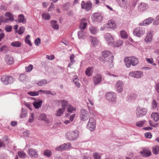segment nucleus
Masks as SVG:
<instances>
[{"mask_svg": "<svg viewBox=\"0 0 159 159\" xmlns=\"http://www.w3.org/2000/svg\"><path fill=\"white\" fill-rule=\"evenodd\" d=\"M124 61L127 68L130 67L131 65L133 66H135L139 62L138 59L134 56L125 57Z\"/></svg>", "mask_w": 159, "mask_h": 159, "instance_id": "1", "label": "nucleus"}, {"mask_svg": "<svg viewBox=\"0 0 159 159\" xmlns=\"http://www.w3.org/2000/svg\"><path fill=\"white\" fill-rule=\"evenodd\" d=\"M79 134V131L77 130H75L67 132L65 135V137L69 141H74L78 138Z\"/></svg>", "mask_w": 159, "mask_h": 159, "instance_id": "2", "label": "nucleus"}, {"mask_svg": "<svg viewBox=\"0 0 159 159\" xmlns=\"http://www.w3.org/2000/svg\"><path fill=\"white\" fill-rule=\"evenodd\" d=\"M145 33V29L143 27H137L134 29L133 31V35L138 37L142 36Z\"/></svg>", "mask_w": 159, "mask_h": 159, "instance_id": "3", "label": "nucleus"}, {"mask_svg": "<svg viewBox=\"0 0 159 159\" xmlns=\"http://www.w3.org/2000/svg\"><path fill=\"white\" fill-rule=\"evenodd\" d=\"M107 99L112 104L115 103L116 102V94L113 92H110L106 94Z\"/></svg>", "mask_w": 159, "mask_h": 159, "instance_id": "4", "label": "nucleus"}, {"mask_svg": "<svg viewBox=\"0 0 159 159\" xmlns=\"http://www.w3.org/2000/svg\"><path fill=\"white\" fill-rule=\"evenodd\" d=\"M1 80L4 84L7 85L12 83L15 81V79L11 76L3 75L1 77Z\"/></svg>", "mask_w": 159, "mask_h": 159, "instance_id": "5", "label": "nucleus"}, {"mask_svg": "<svg viewBox=\"0 0 159 159\" xmlns=\"http://www.w3.org/2000/svg\"><path fill=\"white\" fill-rule=\"evenodd\" d=\"M89 115L88 112L84 109H82L80 111V120L82 121H85L89 117Z\"/></svg>", "mask_w": 159, "mask_h": 159, "instance_id": "6", "label": "nucleus"}, {"mask_svg": "<svg viewBox=\"0 0 159 159\" xmlns=\"http://www.w3.org/2000/svg\"><path fill=\"white\" fill-rule=\"evenodd\" d=\"M147 110L146 109L138 107H137L136 111V117L139 118L142 117L146 115Z\"/></svg>", "mask_w": 159, "mask_h": 159, "instance_id": "7", "label": "nucleus"}, {"mask_svg": "<svg viewBox=\"0 0 159 159\" xmlns=\"http://www.w3.org/2000/svg\"><path fill=\"white\" fill-rule=\"evenodd\" d=\"M96 123V120L93 117H90L88 123L87 128L90 131L93 130L95 128Z\"/></svg>", "mask_w": 159, "mask_h": 159, "instance_id": "8", "label": "nucleus"}, {"mask_svg": "<svg viewBox=\"0 0 159 159\" xmlns=\"http://www.w3.org/2000/svg\"><path fill=\"white\" fill-rule=\"evenodd\" d=\"M129 75L131 77L139 78L143 76V73L141 71H134L129 72Z\"/></svg>", "mask_w": 159, "mask_h": 159, "instance_id": "9", "label": "nucleus"}, {"mask_svg": "<svg viewBox=\"0 0 159 159\" xmlns=\"http://www.w3.org/2000/svg\"><path fill=\"white\" fill-rule=\"evenodd\" d=\"M153 31L150 30L146 33V36L144 39V41L147 43H150L153 37Z\"/></svg>", "mask_w": 159, "mask_h": 159, "instance_id": "10", "label": "nucleus"}, {"mask_svg": "<svg viewBox=\"0 0 159 159\" xmlns=\"http://www.w3.org/2000/svg\"><path fill=\"white\" fill-rule=\"evenodd\" d=\"M154 21V18L149 17L145 19L143 22L139 23L138 25L139 26H146L149 25Z\"/></svg>", "mask_w": 159, "mask_h": 159, "instance_id": "11", "label": "nucleus"}, {"mask_svg": "<svg viewBox=\"0 0 159 159\" xmlns=\"http://www.w3.org/2000/svg\"><path fill=\"white\" fill-rule=\"evenodd\" d=\"M124 84L122 81L121 80L117 81L115 84V88L117 92L119 93H121L123 91Z\"/></svg>", "mask_w": 159, "mask_h": 159, "instance_id": "12", "label": "nucleus"}, {"mask_svg": "<svg viewBox=\"0 0 159 159\" xmlns=\"http://www.w3.org/2000/svg\"><path fill=\"white\" fill-rule=\"evenodd\" d=\"M71 147V144L69 143H65L61 145L57 146L55 148L56 151H62L70 148Z\"/></svg>", "mask_w": 159, "mask_h": 159, "instance_id": "13", "label": "nucleus"}, {"mask_svg": "<svg viewBox=\"0 0 159 159\" xmlns=\"http://www.w3.org/2000/svg\"><path fill=\"white\" fill-rule=\"evenodd\" d=\"M149 7L148 4L144 2L139 3L138 6V9L140 12L146 11L148 9Z\"/></svg>", "mask_w": 159, "mask_h": 159, "instance_id": "14", "label": "nucleus"}, {"mask_svg": "<svg viewBox=\"0 0 159 159\" xmlns=\"http://www.w3.org/2000/svg\"><path fill=\"white\" fill-rule=\"evenodd\" d=\"M104 38L108 44L112 46L114 42V39L113 37L110 34L107 33L105 35Z\"/></svg>", "mask_w": 159, "mask_h": 159, "instance_id": "15", "label": "nucleus"}, {"mask_svg": "<svg viewBox=\"0 0 159 159\" xmlns=\"http://www.w3.org/2000/svg\"><path fill=\"white\" fill-rule=\"evenodd\" d=\"M103 17L100 13H95L93 15L92 20L94 22H100L103 19Z\"/></svg>", "mask_w": 159, "mask_h": 159, "instance_id": "16", "label": "nucleus"}, {"mask_svg": "<svg viewBox=\"0 0 159 159\" xmlns=\"http://www.w3.org/2000/svg\"><path fill=\"white\" fill-rule=\"evenodd\" d=\"M102 77L100 74H97L93 77V80L94 85L99 84L102 81Z\"/></svg>", "mask_w": 159, "mask_h": 159, "instance_id": "17", "label": "nucleus"}, {"mask_svg": "<svg viewBox=\"0 0 159 159\" xmlns=\"http://www.w3.org/2000/svg\"><path fill=\"white\" fill-rule=\"evenodd\" d=\"M28 154L31 157L37 158L38 154L37 151L32 148H29L28 150Z\"/></svg>", "mask_w": 159, "mask_h": 159, "instance_id": "18", "label": "nucleus"}, {"mask_svg": "<svg viewBox=\"0 0 159 159\" xmlns=\"http://www.w3.org/2000/svg\"><path fill=\"white\" fill-rule=\"evenodd\" d=\"M92 6V4L89 1L87 2L85 4L84 2L83 1L81 3V8L85 9L87 11L90 10Z\"/></svg>", "mask_w": 159, "mask_h": 159, "instance_id": "19", "label": "nucleus"}, {"mask_svg": "<svg viewBox=\"0 0 159 159\" xmlns=\"http://www.w3.org/2000/svg\"><path fill=\"white\" fill-rule=\"evenodd\" d=\"M5 62L8 65L13 64L14 62V60L13 57L10 55L7 54L5 56Z\"/></svg>", "mask_w": 159, "mask_h": 159, "instance_id": "20", "label": "nucleus"}, {"mask_svg": "<svg viewBox=\"0 0 159 159\" xmlns=\"http://www.w3.org/2000/svg\"><path fill=\"white\" fill-rule=\"evenodd\" d=\"M57 102L58 104L61 105V108L65 110L70 104L68 101L64 99L58 100Z\"/></svg>", "mask_w": 159, "mask_h": 159, "instance_id": "21", "label": "nucleus"}, {"mask_svg": "<svg viewBox=\"0 0 159 159\" xmlns=\"http://www.w3.org/2000/svg\"><path fill=\"white\" fill-rule=\"evenodd\" d=\"M39 120L45 121L49 125H51V122L47 117L45 113H42L39 114Z\"/></svg>", "mask_w": 159, "mask_h": 159, "instance_id": "22", "label": "nucleus"}, {"mask_svg": "<svg viewBox=\"0 0 159 159\" xmlns=\"http://www.w3.org/2000/svg\"><path fill=\"white\" fill-rule=\"evenodd\" d=\"M9 142V139L8 137L5 136L2 140L0 139V148L3 147H5L6 145L8 144Z\"/></svg>", "mask_w": 159, "mask_h": 159, "instance_id": "23", "label": "nucleus"}, {"mask_svg": "<svg viewBox=\"0 0 159 159\" xmlns=\"http://www.w3.org/2000/svg\"><path fill=\"white\" fill-rule=\"evenodd\" d=\"M104 27L107 28L115 29L116 27V24L114 20H110L108 21L107 24L104 25Z\"/></svg>", "mask_w": 159, "mask_h": 159, "instance_id": "24", "label": "nucleus"}, {"mask_svg": "<svg viewBox=\"0 0 159 159\" xmlns=\"http://www.w3.org/2000/svg\"><path fill=\"white\" fill-rule=\"evenodd\" d=\"M119 5L121 8L126 9L127 7V2L125 0H116Z\"/></svg>", "mask_w": 159, "mask_h": 159, "instance_id": "25", "label": "nucleus"}, {"mask_svg": "<svg viewBox=\"0 0 159 159\" xmlns=\"http://www.w3.org/2000/svg\"><path fill=\"white\" fill-rule=\"evenodd\" d=\"M87 20L86 19H83L81 20L79 25V28L80 29V31L83 30L86 28L87 24Z\"/></svg>", "mask_w": 159, "mask_h": 159, "instance_id": "26", "label": "nucleus"}, {"mask_svg": "<svg viewBox=\"0 0 159 159\" xmlns=\"http://www.w3.org/2000/svg\"><path fill=\"white\" fill-rule=\"evenodd\" d=\"M43 103V101L40 99L35 100L33 103V105L36 109H39Z\"/></svg>", "mask_w": 159, "mask_h": 159, "instance_id": "27", "label": "nucleus"}, {"mask_svg": "<svg viewBox=\"0 0 159 159\" xmlns=\"http://www.w3.org/2000/svg\"><path fill=\"white\" fill-rule=\"evenodd\" d=\"M89 39L92 45L93 46H96L99 43V41L95 37L90 36Z\"/></svg>", "mask_w": 159, "mask_h": 159, "instance_id": "28", "label": "nucleus"}, {"mask_svg": "<svg viewBox=\"0 0 159 159\" xmlns=\"http://www.w3.org/2000/svg\"><path fill=\"white\" fill-rule=\"evenodd\" d=\"M49 82L45 79L40 80L37 83V84L39 86H44L46 84H48Z\"/></svg>", "mask_w": 159, "mask_h": 159, "instance_id": "29", "label": "nucleus"}, {"mask_svg": "<svg viewBox=\"0 0 159 159\" xmlns=\"http://www.w3.org/2000/svg\"><path fill=\"white\" fill-rule=\"evenodd\" d=\"M89 30L91 34L93 35H95L99 31L98 29L95 26H91L89 27Z\"/></svg>", "mask_w": 159, "mask_h": 159, "instance_id": "30", "label": "nucleus"}, {"mask_svg": "<svg viewBox=\"0 0 159 159\" xmlns=\"http://www.w3.org/2000/svg\"><path fill=\"white\" fill-rule=\"evenodd\" d=\"M18 79L21 82H25L28 80V77L25 74H22L20 75Z\"/></svg>", "mask_w": 159, "mask_h": 159, "instance_id": "31", "label": "nucleus"}, {"mask_svg": "<svg viewBox=\"0 0 159 159\" xmlns=\"http://www.w3.org/2000/svg\"><path fill=\"white\" fill-rule=\"evenodd\" d=\"M93 67L87 68L85 72L86 75L88 76H91L93 73Z\"/></svg>", "mask_w": 159, "mask_h": 159, "instance_id": "32", "label": "nucleus"}, {"mask_svg": "<svg viewBox=\"0 0 159 159\" xmlns=\"http://www.w3.org/2000/svg\"><path fill=\"white\" fill-rule=\"evenodd\" d=\"M102 55L104 58H107L108 57H109V59L110 57L111 56H113L112 55L111 53L108 50H105L102 52Z\"/></svg>", "mask_w": 159, "mask_h": 159, "instance_id": "33", "label": "nucleus"}, {"mask_svg": "<svg viewBox=\"0 0 159 159\" xmlns=\"http://www.w3.org/2000/svg\"><path fill=\"white\" fill-rule=\"evenodd\" d=\"M76 108L73 107L71 104H69L66 108L67 111L68 112L73 113L76 111Z\"/></svg>", "mask_w": 159, "mask_h": 159, "instance_id": "34", "label": "nucleus"}, {"mask_svg": "<svg viewBox=\"0 0 159 159\" xmlns=\"http://www.w3.org/2000/svg\"><path fill=\"white\" fill-rule=\"evenodd\" d=\"M141 153L143 156L144 157H149L151 155V152L147 149H143Z\"/></svg>", "mask_w": 159, "mask_h": 159, "instance_id": "35", "label": "nucleus"}, {"mask_svg": "<svg viewBox=\"0 0 159 159\" xmlns=\"http://www.w3.org/2000/svg\"><path fill=\"white\" fill-rule=\"evenodd\" d=\"M78 37L80 39H84L86 38L85 33L83 30L80 31L78 32Z\"/></svg>", "mask_w": 159, "mask_h": 159, "instance_id": "36", "label": "nucleus"}, {"mask_svg": "<svg viewBox=\"0 0 159 159\" xmlns=\"http://www.w3.org/2000/svg\"><path fill=\"white\" fill-rule=\"evenodd\" d=\"M52 27L55 30H58L59 28V26L57 21L55 20H51L50 21Z\"/></svg>", "mask_w": 159, "mask_h": 159, "instance_id": "37", "label": "nucleus"}, {"mask_svg": "<svg viewBox=\"0 0 159 159\" xmlns=\"http://www.w3.org/2000/svg\"><path fill=\"white\" fill-rule=\"evenodd\" d=\"M5 16L8 18H6L7 22V20H10L11 21H14V18L13 16L9 12H6L5 14Z\"/></svg>", "mask_w": 159, "mask_h": 159, "instance_id": "38", "label": "nucleus"}, {"mask_svg": "<svg viewBox=\"0 0 159 159\" xmlns=\"http://www.w3.org/2000/svg\"><path fill=\"white\" fill-rule=\"evenodd\" d=\"M42 16V18L45 20H49L51 18L50 15L47 12H43Z\"/></svg>", "mask_w": 159, "mask_h": 159, "instance_id": "39", "label": "nucleus"}, {"mask_svg": "<svg viewBox=\"0 0 159 159\" xmlns=\"http://www.w3.org/2000/svg\"><path fill=\"white\" fill-rule=\"evenodd\" d=\"M65 110L62 108L58 109L56 111L55 115L57 116H61L65 112Z\"/></svg>", "mask_w": 159, "mask_h": 159, "instance_id": "40", "label": "nucleus"}, {"mask_svg": "<svg viewBox=\"0 0 159 159\" xmlns=\"http://www.w3.org/2000/svg\"><path fill=\"white\" fill-rule=\"evenodd\" d=\"M18 21L19 23L25 24L26 23V19L24 16L22 14H20L18 16Z\"/></svg>", "mask_w": 159, "mask_h": 159, "instance_id": "41", "label": "nucleus"}, {"mask_svg": "<svg viewBox=\"0 0 159 159\" xmlns=\"http://www.w3.org/2000/svg\"><path fill=\"white\" fill-rule=\"evenodd\" d=\"M123 43V41L122 40H117L116 42L113 43V44L112 46L115 47H118L121 46Z\"/></svg>", "mask_w": 159, "mask_h": 159, "instance_id": "42", "label": "nucleus"}, {"mask_svg": "<svg viewBox=\"0 0 159 159\" xmlns=\"http://www.w3.org/2000/svg\"><path fill=\"white\" fill-rule=\"evenodd\" d=\"M73 81L76 86L78 88L80 87V84L79 82V79L78 77L76 75L74 76Z\"/></svg>", "mask_w": 159, "mask_h": 159, "instance_id": "43", "label": "nucleus"}, {"mask_svg": "<svg viewBox=\"0 0 159 159\" xmlns=\"http://www.w3.org/2000/svg\"><path fill=\"white\" fill-rule=\"evenodd\" d=\"M151 116L152 118L156 122L158 121L159 119V115L157 113H152L151 114Z\"/></svg>", "mask_w": 159, "mask_h": 159, "instance_id": "44", "label": "nucleus"}, {"mask_svg": "<svg viewBox=\"0 0 159 159\" xmlns=\"http://www.w3.org/2000/svg\"><path fill=\"white\" fill-rule=\"evenodd\" d=\"M27 115V112L26 110L22 108L21 112L20 114V118H24Z\"/></svg>", "mask_w": 159, "mask_h": 159, "instance_id": "45", "label": "nucleus"}, {"mask_svg": "<svg viewBox=\"0 0 159 159\" xmlns=\"http://www.w3.org/2000/svg\"><path fill=\"white\" fill-rule=\"evenodd\" d=\"M137 97V95L134 93H131L129 94L128 96V99L129 101H132L135 99Z\"/></svg>", "mask_w": 159, "mask_h": 159, "instance_id": "46", "label": "nucleus"}, {"mask_svg": "<svg viewBox=\"0 0 159 159\" xmlns=\"http://www.w3.org/2000/svg\"><path fill=\"white\" fill-rule=\"evenodd\" d=\"M75 56L74 54L71 55L70 57V62L69 63L68 67H70L75 62V61L74 59Z\"/></svg>", "mask_w": 159, "mask_h": 159, "instance_id": "47", "label": "nucleus"}, {"mask_svg": "<svg viewBox=\"0 0 159 159\" xmlns=\"http://www.w3.org/2000/svg\"><path fill=\"white\" fill-rule=\"evenodd\" d=\"M11 45L13 47L17 48L20 47L21 43L19 41H15L12 42L11 43Z\"/></svg>", "mask_w": 159, "mask_h": 159, "instance_id": "48", "label": "nucleus"}, {"mask_svg": "<svg viewBox=\"0 0 159 159\" xmlns=\"http://www.w3.org/2000/svg\"><path fill=\"white\" fill-rule=\"evenodd\" d=\"M0 51L1 52H2L5 54L8 52L9 50L7 47L6 45H3L0 48Z\"/></svg>", "mask_w": 159, "mask_h": 159, "instance_id": "49", "label": "nucleus"}, {"mask_svg": "<svg viewBox=\"0 0 159 159\" xmlns=\"http://www.w3.org/2000/svg\"><path fill=\"white\" fill-rule=\"evenodd\" d=\"M145 122L146 121L144 120L139 121L136 123V125L138 127H141L145 124Z\"/></svg>", "mask_w": 159, "mask_h": 159, "instance_id": "50", "label": "nucleus"}, {"mask_svg": "<svg viewBox=\"0 0 159 159\" xmlns=\"http://www.w3.org/2000/svg\"><path fill=\"white\" fill-rule=\"evenodd\" d=\"M146 61L149 64H150L154 66H156L157 64L156 63L153 62L154 60L152 58H146Z\"/></svg>", "mask_w": 159, "mask_h": 159, "instance_id": "51", "label": "nucleus"}, {"mask_svg": "<svg viewBox=\"0 0 159 159\" xmlns=\"http://www.w3.org/2000/svg\"><path fill=\"white\" fill-rule=\"evenodd\" d=\"M152 149L153 153L155 155H157L159 153V146L158 145L155 146L153 147Z\"/></svg>", "mask_w": 159, "mask_h": 159, "instance_id": "52", "label": "nucleus"}, {"mask_svg": "<svg viewBox=\"0 0 159 159\" xmlns=\"http://www.w3.org/2000/svg\"><path fill=\"white\" fill-rule=\"evenodd\" d=\"M30 36L29 35H27L25 40V42L26 43L28 44L30 46H32V44L30 42Z\"/></svg>", "mask_w": 159, "mask_h": 159, "instance_id": "53", "label": "nucleus"}, {"mask_svg": "<svg viewBox=\"0 0 159 159\" xmlns=\"http://www.w3.org/2000/svg\"><path fill=\"white\" fill-rule=\"evenodd\" d=\"M43 154L46 156L48 157H50L52 155V152L50 150L47 149L44 151Z\"/></svg>", "mask_w": 159, "mask_h": 159, "instance_id": "54", "label": "nucleus"}, {"mask_svg": "<svg viewBox=\"0 0 159 159\" xmlns=\"http://www.w3.org/2000/svg\"><path fill=\"white\" fill-rule=\"evenodd\" d=\"M153 25L155 26L159 25V14L156 17L155 19L153 22Z\"/></svg>", "mask_w": 159, "mask_h": 159, "instance_id": "55", "label": "nucleus"}, {"mask_svg": "<svg viewBox=\"0 0 159 159\" xmlns=\"http://www.w3.org/2000/svg\"><path fill=\"white\" fill-rule=\"evenodd\" d=\"M18 154L20 158H24L26 156V154L23 151H20L18 152Z\"/></svg>", "mask_w": 159, "mask_h": 159, "instance_id": "56", "label": "nucleus"}, {"mask_svg": "<svg viewBox=\"0 0 159 159\" xmlns=\"http://www.w3.org/2000/svg\"><path fill=\"white\" fill-rule=\"evenodd\" d=\"M120 35L122 38L126 39L128 37L127 34L126 32L124 30H122L120 32Z\"/></svg>", "mask_w": 159, "mask_h": 159, "instance_id": "57", "label": "nucleus"}, {"mask_svg": "<svg viewBox=\"0 0 159 159\" xmlns=\"http://www.w3.org/2000/svg\"><path fill=\"white\" fill-rule=\"evenodd\" d=\"M113 56H111L110 57V59L108 60V61L109 63V67L110 68H111L113 66V64L112 63L113 60Z\"/></svg>", "mask_w": 159, "mask_h": 159, "instance_id": "58", "label": "nucleus"}, {"mask_svg": "<svg viewBox=\"0 0 159 159\" xmlns=\"http://www.w3.org/2000/svg\"><path fill=\"white\" fill-rule=\"evenodd\" d=\"M88 101V102H87V104L89 108L91 107H90V105H91L92 106H93L94 102L92 100L89 99Z\"/></svg>", "mask_w": 159, "mask_h": 159, "instance_id": "59", "label": "nucleus"}, {"mask_svg": "<svg viewBox=\"0 0 159 159\" xmlns=\"http://www.w3.org/2000/svg\"><path fill=\"white\" fill-rule=\"evenodd\" d=\"M34 120V114L32 113L28 120L29 123H31L33 122Z\"/></svg>", "mask_w": 159, "mask_h": 159, "instance_id": "60", "label": "nucleus"}, {"mask_svg": "<svg viewBox=\"0 0 159 159\" xmlns=\"http://www.w3.org/2000/svg\"><path fill=\"white\" fill-rule=\"evenodd\" d=\"M157 104L155 100H153L152 102V108L153 109H154L157 107Z\"/></svg>", "mask_w": 159, "mask_h": 159, "instance_id": "61", "label": "nucleus"}, {"mask_svg": "<svg viewBox=\"0 0 159 159\" xmlns=\"http://www.w3.org/2000/svg\"><path fill=\"white\" fill-rule=\"evenodd\" d=\"M33 66L32 65H30L28 66L25 67L26 71L30 72L33 69Z\"/></svg>", "mask_w": 159, "mask_h": 159, "instance_id": "62", "label": "nucleus"}, {"mask_svg": "<svg viewBox=\"0 0 159 159\" xmlns=\"http://www.w3.org/2000/svg\"><path fill=\"white\" fill-rule=\"evenodd\" d=\"M94 159H100L101 156L98 152H95L93 155Z\"/></svg>", "mask_w": 159, "mask_h": 159, "instance_id": "63", "label": "nucleus"}, {"mask_svg": "<svg viewBox=\"0 0 159 159\" xmlns=\"http://www.w3.org/2000/svg\"><path fill=\"white\" fill-rule=\"evenodd\" d=\"M24 31H25V28L24 27H20L18 31V34L20 35L22 34H23L24 33Z\"/></svg>", "mask_w": 159, "mask_h": 159, "instance_id": "64", "label": "nucleus"}]
</instances>
